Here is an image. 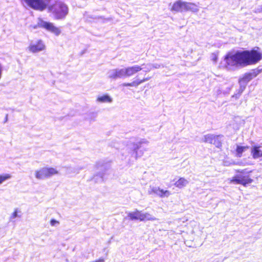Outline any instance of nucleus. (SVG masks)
I'll list each match as a JSON object with an SVG mask.
<instances>
[{"instance_id": "obj_8", "label": "nucleus", "mask_w": 262, "mask_h": 262, "mask_svg": "<svg viewBox=\"0 0 262 262\" xmlns=\"http://www.w3.org/2000/svg\"><path fill=\"white\" fill-rule=\"evenodd\" d=\"M144 66H145V63L142 64L141 66L136 64L133 66L125 68L126 76L130 77L142 70H144V72L145 73L149 72L151 70L150 65L148 66V67H144Z\"/></svg>"}, {"instance_id": "obj_6", "label": "nucleus", "mask_w": 262, "mask_h": 262, "mask_svg": "<svg viewBox=\"0 0 262 262\" xmlns=\"http://www.w3.org/2000/svg\"><path fill=\"white\" fill-rule=\"evenodd\" d=\"M124 149L127 153V156L134 158L136 160L141 157L143 154L142 151H139V146L135 144V142H129Z\"/></svg>"}, {"instance_id": "obj_14", "label": "nucleus", "mask_w": 262, "mask_h": 262, "mask_svg": "<svg viewBox=\"0 0 262 262\" xmlns=\"http://www.w3.org/2000/svg\"><path fill=\"white\" fill-rule=\"evenodd\" d=\"M171 10L176 12L185 11V2L177 1L173 4Z\"/></svg>"}, {"instance_id": "obj_21", "label": "nucleus", "mask_w": 262, "mask_h": 262, "mask_svg": "<svg viewBox=\"0 0 262 262\" xmlns=\"http://www.w3.org/2000/svg\"><path fill=\"white\" fill-rule=\"evenodd\" d=\"M248 146H239L237 145L236 149V156L241 157L242 154L248 149Z\"/></svg>"}, {"instance_id": "obj_26", "label": "nucleus", "mask_w": 262, "mask_h": 262, "mask_svg": "<svg viewBox=\"0 0 262 262\" xmlns=\"http://www.w3.org/2000/svg\"><path fill=\"white\" fill-rule=\"evenodd\" d=\"M149 143V141L145 139H142L137 142H135V144L139 145V149L141 148L142 144L147 145Z\"/></svg>"}, {"instance_id": "obj_32", "label": "nucleus", "mask_w": 262, "mask_h": 262, "mask_svg": "<svg viewBox=\"0 0 262 262\" xmlns=\"http://www.w3.org/2000/svg\"><path fill=\"white\" fill-rule=\"evenodd\" d=\"M8 115L6 114L5 119V122H6L8 121Z\"/></svg>"}, {"instance_id": "obj_4", "label": "nucleus", "mask_w": 262, "mask_h": 262, "mask_svg": "<svg viewBox=\"0 0 262 262\" xmlns=\"http://www.w3.org/2000/svg\"><path fill=\"white\" fill-rule=\"evenodd\" d=\"M238 174L234 176L230 180V183L235 184H241L246 186L247 184H250L253 180L250 178L249 173L251 171H247L246 169L242 170L241 171H238Z\"/></svg>"}, {"instance_id": "obj_23", "label": "nucleus", "mask_w": 262, "mask_h": 262, "mask_svg": "<svg viewBox=\"0 0 262 262\" xmlns=\"http://www.w3.org/2000/svg\"><path fill=\"white\" fill-rule=\"evenodd\" d=\"M12 178V175L10 173H5L0 175V185L4 182Z\"/></svg>"}, {"instance_id": "obj_13", "label": "nucleus", "mask_w": 262, "mask_h": 262, "mask_svg": "<svg viewBox=\"0 0 262 262\" xmlns=\"http://www.w3.org/2000/svg\"><path fill=\"white\" fill-rule=\"evenodd\" d=\"M96 102L100 103H111L113 98L108 94L99 95L96 100Z\"/></svg>"}, {"instance_id": "obj_20", "label": "nucleus", "mask_w": 262, "mask_h": 262, "mask_svg": "<svg viewBox=\"0 0 262 262\" xmlns=\"http://www.w3.org/2000/svg\"><path fill=\"white\" fill-rule=\"evenodd\" d=\"M140 211L136 209L135 211L129 212L128 216L131 220H140Z\"/></svg>"}, {"instance_id": "obj_10", "label": "nucleus", "mask_w": 262, "mask_h": 262, "mask_svg": "<svg viewBox=\"0 0 262 262\" xmlns=\"http://www.w3.org/2000/svg\"><path fill=\"white\" fill-rule=\"evenodd\" d=\"M148 192L149 194H155L161 198L168 197L171 194L169 191L161 189L158 187L150 186Z\"/></svg>"}, {"instance_id": "obj_18", "label": "nucleus", "mask_w": 262, "mask_h": 262, "mask_svg": "<svg viewBox=\"0 0 262 262\" xmlns=\"http://www.w3.org/2000/svg\"><path fill=\"white\" fill-rule=\"evenodd\" d=\"M199 10L198 6L191 3L185 2V11H190L193 12H197Z\"/></svg>"}, {"instance_id": "obj_1", "label": "nucleus", "mask_w": 262, "mask_h": 262, "mask_svg": "<svg viewBox=\"0 0 262 262\" xmlns=\"http://www.w3.org/2000/svg\"><path fill=\"white\" fill-rule=\"evenodd\" d=\"M261 58V53L255 50L229 53L221 62L220 67L228 71H235L241 67L255 64Z\"/></svg>"}, {"instance_id": "obj_34", "label": "nucleus", "mask_w": 262, "mask_h": 262, "mask_svg": "<svg viewBox=\"0 0 262 262\" xmlns=\"http://www.w3.org/2000/svg\"><path fill=\"white\" fill-rule=\"evenodd\" d=\"M84 168V167H80V168H79V167H77V169H78V171L80 170H81V169H83Z\"/></svg>"}, {"instance_id": "obj_5", "label": "nucleus", "mask_w": 262, "mask_h": 262, "mask_svg": "<svg viewBox=\"0 0 262 262\" xmlns=\"http://www.w3.org/2000/svg\"><path fill=\"white\" fill-rule=\"evenodd\" d=\"M51 0H21L30 8L39 11L45 10L49 5Z\"/></svg>"}, {"instance_id": "obj_2", "label": "nucleus", "mask_w": 262, "mask_h": 262, "mask_svg": "<svg viewBox=\"0 0 262 262\" xmlns=\"http://www.w3.org/2000/svg\"><path fill=\"white\" fill-rule=\"evenodd\" d=\"M59 173V170L56 168L43 167L36 170L34 175L37 180H45L53 176L58 175Z\"/></svg>"}, {"instance_id": "obj_29", "label": "nucleus", "mask_w": 262, "mask_h": 262, "mask_svg": "<svg viewBox=\"0 0 262 262\" xmlns=\"http://www.w3.org/2000/svg\"><path fill=\"white\" fill-rule=\"evenodd\" d=\"M18 209H15L14 211L13 212V213L10 216V219L11 220H12L14 219H15L17 217H19V215H18Z\"/></svg>"}, {"instance_id": "obj_19", "label": "nucleus", "mask_w": 262, "mask_h": 262, "mask_svg": "<svg viewBox=\"0 0 262 262\" xmlns=\"http://www.w3.org/2000/svg\"><path fill=\"white\" fill-rule=\"evenodd\" d=\"M257 75L256 71H253L252 72L246 73L243 77L241 78L246 83H248L249 81L255 77Z\"/></svg>"}, {"instance_id": "obj_30", "label": "nucleus", "mask_w": 262, "mask_h": 262, "mask_svg": "<svg viewBox=\"0 0 262 262\" xmlns=\"http://www.w3.org/2000/svg\"><path fill=\"white\" fill-rule=\"evenodd\" d=\"M150 78V77H146V78H144L143 79H139V78H137V81H138V85H140L141 84V83L144 82H146L147 81H148V80H149Z\"/></svg>"}, {"instance_id": "obj_12", "label": "nucleus", "mask_w": 262, "mask_h": 262, "mask_svg": "<svg viewBox=\"0 0 262 262\" xmlns=\"http://www.w3.org/2000/svg\"><path fill=\"white\" fill-rule=\"evenodd\" d=\"M251 153L254 159H260L262 160V150L258 146H253L251 149Z\"/></svg>"}, {"instance_id": "obj_3", "label": "nucleus", "mask_w": 262, "mask_h": 262, "mask_svg": "<svg viewBox=\"0 0 262 262\" xmlns=\"http://www.w3.org/2000/svg\"><path fill=\"white\" fill-rule=\"evenodd\" d=\"M50 12H52L56 19L64 18L68 13V8L63 3L58 2L49 8Z\"/></svg>"}, {"instance_id": "obj_16", "label": "nucleus", "mask_w": 262, "mask_h": 262, "mask_svg": "<svg viewBox=\"0 0 262 262\" xmlns=\"http://www.w3.org/2000/svg\"><path fill=\"white\" fill-rule=\"evenodd\" d=\"M189 183L188 180L184 178H180L176 181L174 185L178 188L181 189L186 186Z\"/></svg>"}, {"instance_id": "obj_15", "label": "nucleus", "mask_w": 262, "mask_h": 262, "mask_svg": "<svg viewBox=\"0 0 262 262\" xmlns=\"http://www.w3.org/2000/svg\"><path fill=\"white\" fill-rule=\"evenodd\" d=\"M157 219L147 212H143L140 211V221H156Z\"/></svg>"}, {"instance_id": "obj_31", "label": "nucleus", "mask_w": 262, "mask_h": 262, "mask_svg": "<svg viewBox=\"0 0 262 262\" xmlns=\"http://www.w3.org/2000/svg\"><path fill=\"white\" fill-rule=\"evenodd\" d=\"M59 224V222L58 221H56L55 219H52L50 221V225L52 226H56Z\"/></svg>"}, {"instance_id": "obj_11", "label": "nucleus", "mask_w": 262, "mask_h": 262, "mask_svg": "<svg viewBox=\"0 0 262 262\" xmlns=\"http://www.w3.org/2000/svg\"><path fill=\"white\" fill-rule=\"evenodd\" d=\"M28 49L32 53H36L45 50V45L41 40H38L36 42H31Z\"/></svg>"}, {"instance_id": "obj_17", "label": "nucleus", "mask_w": 262, "mask_h": 262, "mask_svg": "<svg viewBox=\"0 0 262 262\" xmlns=\"http://www.w3.org/2000/svg\"><path fill=\"white\" fill-rule=\"evenodd\" d=\"M239 89L238 90V93L235 94L234 95H233V97H235V98H238L241 94L243 93V92L244 91L246 85L247 83L245 82L244 80H243L242 79H240L239 80Z\"/></svg>"}, {"instance_id": "obj_9", "label": "nucleus", "mask_w": 262, "mask_h": 262, "mask_svg": "<svg viewBox=\"0 0 262 262\" xmlns=\"http://www.w3.org/2000/svg\"><path fill=\"white\" fill-rule=\"evenodd\" d=\"M37 25L38 27L46 29L47 31L51 32L56 36L59 35L61 33L60 30L55 27L53 23L45 21L41 19H39Z\"/></svg>"}, {"instance_id": "obj_27", "label": "nucleus", "mask_w": 262, "mask_h": 262, "mask_svg": "<svg viewBox=\"0 0 262 262\" xmlns=\"http://www.w3.org/2000/svg\"><path fill=\"white\" fill-rule=\"evenodd\" d=\"M150 66V67L151 68V70H152V69L153 68H155V69H159L161 67V65L159 64H158V63H154V64H150V63H149V64H145V66H144V67H148V66Z\"/></svg>"}, {"instance_id": "obj_24", "label": "nucleus", "mask_w": 262, "mask_h": 262, "mask_svg": "<svg viewBox=\"0 0 262 262\" xmlns=\"http://www.w3.org/2000/svg\"><path fill=\"white\" fill-rule=\"evenodd\" d=\"M118 71V74L119 75V76L120 78H121L122 77H125L126 76V69H117Z\"/></svg>"}, {"instance_id": "obj_22", "label": "nucleus", "mask_w": 262, "mask_h": 262, "mask_svg": "<svg viewBox=\"0 0 262 262\" xmlns=\"http://www.w3.org/2000/svg\"><path fill=\"white\" fill-rule=\"evenodd\" d=\"M107 75L108 77L111 79H116L120 78L117 69L110 70L107 73Z\"/></svg>"}, {"instance_id": "obj_7", "label": "nucleus", "mask_w": 262, "mask_h": 262, "mask_svg": "<svg viewBox=\"0 0 262 262\" xmlns=\"http://www.w3.org/2000/svg\"><path fill=\"white\" fill-rule=\"evenodd\" d=\"M222 135H215L213 134H207L204 135L202 138V141L214 144L216 147L219 148L222 146Z\"/></svg>"}, {"instance_id": "obj_33", "label": "nucleus", "mask_w": 262, "mask_h": 262, "mask_svg": "<svg viewBox=\"0 0 262 262\" xmlns=\"http://www.w3.org/2000/svg\"><path fill=\"white\" fill-rule=\"evenodd\" d=\"M259 11L262 12V5L259 7Z\"/></svg>"}, {"instance_id": "obj_28", "label": "nucleus", "mask_w": 262, "mask_h": 262, "mask_svg": "<svg viewBox=\"0 0 262 262\" xmlns=\"http://www.w3.org/2000/svg\"><path fill=\"white\" fill-rule=\"evenodd\" d=\"M210 58L211 60L214 62H216L218 58V54L216 53H213L211 54Z\"/></svg>"}, {"instance_id": "obj_25", "label": "nucleus", "mask_w": 262, "mask_h": 262, "mask_svg": "<svg viewBox=\"0 0 262 262\" xmlns=\"http://www.w3.org/2000/svg\"><path fill=\"white\" fill-rule=\"evenodd\" d=\"M122 85L123 86H135V87H137L139 85L138 83L137 80L136 79L130 83H124L122 84Z\"/></svg>"}]
</instances>
